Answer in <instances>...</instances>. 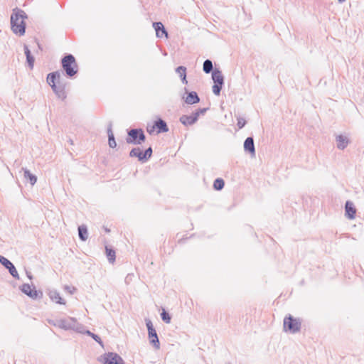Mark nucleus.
<instances>
[{"label":"nucleus","instance_id":"22","mask_svg":"<svg viewBox=\"0 0 364 364\" xmlns=\"http://www.w3.org/2000/svg\"><path fill=\"white\" fill-rule=\"evenodd\" d=\"M22 169L23 171L24 178L26 180H29L30 183L31 185H34L37 181L36 176H34L33 174H32L28 169L24 168H23Z\"/></svg>","mask_w":364,"mask_h":364},{"label":"nucleus","instance_id":"20","mask_svg":"<svg viewBox=\"0 0 364 364\" xmlns=\"http://www.w3.org/2000/svg\"><path fill=\"white\" fill-rule=\"evenodd\" d=\"M79 237L82 241H86L88 238V232L86 225H82L78 227Z\"/></svg>","mask_w":364,"mask_h":364},{"label":"nucleus","instance_id":"12","mask_svg":"<svg viewBox=\"0 0 364 364\" xmlns=\"http://www.w3.org/2000/svg\"><path fill=\"white\" fill-rule=\"evenodd\" d=\"M153 27L155 29L156 36L157 38H163L164 36L166 38H168V31H166L164 24L161 22H154Z\"/></svg>","mask_w":364,"mask_h":364},{"label":"nucleus","instance_id":"29","mask_svg":"<svg viewBox=\"0 0 364 364\" xmlns=\"http://www.w3.org/2000/svg\"><path fill=\"white\" fill-rule=\"evenodd\" d=\"M176 72L179 75L181 78L183 76H186V68L185 66L180 65L177 67Z\"/></svg>","mask_w":364,"mask_h":364},{"label":"nucleus","instance_id":"23","mask_svg":"<svg viewBox=\"0 0 364 364\" xmlns=\"http://www.w3.org/2000/svg\"><path fill=\"white\" fill-rule=\"evenodd\" d=\"M337 147L339 149L343 150L350 143L348 138H336Z\"/></svg>","mask_w":364,"mask_h":364},{"label":"nucleus","instance_id":"8","mask_svg":"<svg viewBox=\"0 0 364 364\" xmlns=\"http://www.w3.org/2000/svg\"><path fill=\"white\" fill-rule=\"evenodd\" d=\"M146 325L148 329V334L150 343L156 348H160V343L153 323L149 319H146Z\"/></svg>","mask_w":364,"mask_h":364},{"label":"nucleus","instance_id":"36","mask_svg":"<svg viewBox=\"0 0 364 364\" xmlns=\"http://www.w3.org/2000/svg\"><path fill=\"white\" fill-rule=\"evenodd\" d=\"M246 124V121L243 119V118H239L237 119V127H239V129H242L245 124Z\"/></svg>","mask_w":364,"mask_h":364},{"label":"nucleus","instance_id":"28","mask_svg":"<svg viewBox=\"0 0 364 364\" xmlns=\"http://www.w3.org/2000/svg\"><path fill=\"white\" fill-rule=\"evenodd\" d=\"M146 138H127V142L134 144H141L145 141Z\"/></svg>","mask_w":364,"mask_h":364},{"label":"nucleus","instance_id":"19","mask_svg":"<svg viewBox=\"0 0 364 364\" xmlns=\"http://www.w3.org/2000/svg\"><path fill=\"white\" fill-rule=\"evenodd\" d=\"M127 136H145L144 132L141 128L127 129Z\"/></svg>","mask_w":364,"mask_h":364},{"label":"nucleus","instance_id":"15","mask_svg":"<svg viewBox=\"0 0 364 364\" xmlns=\"http://www.w3.org/2000/svg\"><path fill=\"white\" fill-rule=\"evenodd\" d=\"M24 53L26 57V62L28 63V67L31 69H33L35 62V58L33 55L31 54V50L26 45H24Z\"/></svg>","mask_w":364,"mask_h":364},{"label":"nucleus","instance_id":"16","mask_svg":"<svg viewBox=\"0 0 364 364\" xmlns=\"http://www.w3.org/2000/svg\"><path fill=\"white\" fill-rule=\"evenodd\" d=\"M212 79L214 83L224 84V76L223 75L222 72L218 68H215L213 71Z\"/></svg>","mask_w":364,"mask_h":364},{"label":"nucleus","instance_id":"30","mask_svg":"<svg viewBox=\"0 0 364 364\" xmlns=\"http://www.w3.org/2000/svg\"><path fill=\"white\" fill-rule=\"evenodd\" d=\"M86 333L87 335H89L90 336H91L100 346H103V343H102V340H101V338H100V337L99 336H97V334H95V333L90 332V331H87Z\"/></svg>","mask_w":364,"mask_h":364},{"label":"nucleus","instance_id":"14","mask_svg":"<svg viewBox=\"0 0 364 364\" xmlns=\"http://www.w3.org/2000/svg\"><path fill=\"white\" fill-rule=\"evenodd\" d=\"M345 209L346 217L349 219H354L355 217L356 209L353 203L350 200L346 201Z\"/></svg>","mask_w":364,"mask_h":364},{"label":"nucleus","instance_id":"2","mask_svg":"<svg viewBox=\"0 0 364 364\" xmlns=\"http://www.w3.org/2000/svg\"><path fill=\"white\" fill-rule=\"evenodd\" d=\"M26 18H28V16L22 9L16 7L12 10L11 15V28L14 33L19 36H24L26 28L25 19Z\"/></svg>","mask_w":364,"mask_h":364},{"label":"nucleus","instance_id":"25","mask_svg":"<svg viewBox=\"0 0 364 364\" xmlns=\"http://www.w3.org/2000/svg\"><path fill=\"white\" fill-rule=\"evenodd\" d=\"M225 186L224 180L222 178H217L215 180L213 183V188L217 191H220Z\"/></svg>","mask_w":364,"mask_h":364},{"label":"nucleus","instance_id":"13","mask_svg":"<svg viewBox=\"0 0 364 364\" xmlns=\"http://www.w3.org/2000/svg\"><path fill=\"white\" fill-rule=\"evenodd\" d=\"M253 139L246 138L244 142V150L245 152L249 153L252 158L255 157V147Z\"/></svg>","mask_w":364,"mask_h":364},{"label":"nucleus","instance_id":"4","mask_svg":"<svg viewBox=\"0 0 364 364\" xmlns=\"http://www.w3.org/2000/svg\"><path fill=\"white\" fill-rule=\"evenodd\" d=\"M146 131L150 135H158L167 132L168 131V127L163 119L157 117L151 124H147Z\"/></svg>","mask_w":364,"mask_h":364},{"label":"nucleus","instance_id":"10","mask_svg":"<svg viewBox=\"0 0 364 364\" xmlns=\"http://www.w3.org/2000/svg\"><path fill=\"white\" fill-rule=\"evenodd\" d=\"M0 263L9 270L13 277L19 279V275L16 267L8 259L0 255Z\"/></svg>","mask_w":364,"mask_h":364},{"label":"nucleus","instance_id":"44","mask_svg":"<svg viewBox=\"0 0 364 364\" xmlns=\"http://www.w3.org/2000/svg\"><path fill=\"white\" fill-rule=\"evenodd\" d=\"M38 48H39L40 49H41V45H40L39 43L38 44Z\"/></svg>","mask_w":364,"mask_h":364},{"label":"nucleus","instance_id":"34","mask_svg":"<svg viewBox=\"0 0 364 364\" xmlns=\"http://www.w3.org/2000/svg\"><path fill=\"white\" fill-rule=\"evenodd\" d=\"M107 136H114V134H113V132H112V122H109V124L107 126Z\"/></svg>","mask_w":364,"mask_h":364},{"label":"nucleus","instance_id":"39","mask_svg":"<svg viewBox=\"0 0 364 364\" xmlns=\"http://www.w3.org/2000/svg\"><path fill=\"white\" fill-rule=\"evenodd\" d=\"M181 82H182V83H183V84L186 85V84L188 83V81H187V80H186V76H183V77H182L181 78Z\"/></svg>","mask_w":364,"mask_h":364},{"label":"nucleus","instance_id":"26","mask_svg":"<svg viewBox=\"0 0 364 364\" xmlns=\"http://www.w3.org/2000/svg\"><path fill=\"white\" fill-rule=\"evenodd\" d=\"M28 296L33 299H41L43 296V293L41 291H38L33 287L31 290V294H29Z\"/></svg>","mask_w":364,"mask_h":364},{"label":"nucleus","instance_id":"42","mask_svg":"<svg viewBox=\"0 0 364 364\" xmlns=\"http://www.w3.org/2000/svg\"><path fill=\"white\" fill-rule=\"evenodd\" d=\"M345 1H346V0H338V1L339 3H343V2H344Z\"/></svg>","mask_w":364,"mask_h":364},{"label":"nucleus","instance_id":"27","mask_svg":"<svg viewBox=\"0 0 364 364\" xmlns=\"http://www.w3.org/2000/svg\"><path fill=\"white\" fill-rule=\"evenodd\" d=\"M224 84L222 83H214L212 87L213 92L216 96H219L220 95L221 90L223 88Z\"/></svg>","mask_w":364,"mask_h":364},{"label":"nucleus","instance_id":"7","mask_svg":"<svg viewBox=\"0 0 364 364\" xmlns=\"http://www.w3.org/2000/svg\"><path fill=\"white\" fill-rule=\"evenodd\" d=\"M58 327L64 330L79 331V323L77 322V320L73 317L58 319Z\"/></svg>","mask_w":364,"mask_h":364},{"label":"nucleus","instance_id":"41","mask_svg":"<svg viewBox=\"0 0 364 364\" xmlns=\"http://www.w3.org/2000/svg\"><path fill=\"white\" fill-rule=\"evenodd\" d=\"M68 142L70 144H71V145H73V139H72L71 138H69V139L68 140Z\"/></svg>","mask_w":364,"mask_h":364},{"label":"nucleus","instance_id":"3","mask_svg":"<svg viewBox=\"0 0 364 364\" xmlns=\"http://www.w3.org/2000/svg\"><path fill=\"white\" fill-rule=\"evenodd\" d=\"M60 65L65 75L73 78L79 71V67L75 56L70 53L65 54L60 60Z\"/></svg>","mask_w":364,"mask_h":364},{"label":"nucleus","instance_id":"1","mask_svg":"<svg viewBox=\"0 0 364 364\" xmlns=\"http://www.w3.org/2000/svg\"><path fill=\"white\" fill-rule=\"evenodd\" d=\"M46 80L58 99L63 101L67 98L66 88L69 82L62 77L60 70L48 73Z\"/></svg>","mask_w":364,"mask_h":364},{"label":"nucleus","instance_id":"37","mask_svg":"<svg viewBox=\"0 0 364 364\" xmlns=\"http://www.w3.org/2000/svg\"><path fill=\"white\" fill-rule=\"evenodd\" d=\"M64 289L70 294H73L76 290L75 287L70 286H65Z\"/></svg>","mask_w":364,"mask_h":364},{"label":"nucleus","instance_id":"21","mask_svg":"<svg viewBox=\"0 0 364 364\" xmlns=\"http://www.w3.org/2000/svg\"><path fill=\"white\" fill-rule=\"evenodd\" d=\"M203 70L206 74H209L210 73H213L214 69H213V65L212 60H210L209 59H206L203 62Z\"/></svg>","mask_w":364,"mask_h":364},{"label":"nucleus","instance_id":"38","mask_svg":"<svg viewBox=\"0 0 364 364\" xmlns=\"http://www.w3.org/2000/svg\"><path fill=\"white\" fill-rule=\"evenodd\" d=\"M48 323L50 325L58 327V320H48Z\"/></svg>","mask_w":364,"mask_h":364},{"label":"nucleus","instance_id":"43","mask_svg":"<svg viewBox=\"0 0 364 364\" xmlns=\"http://www.w3.org/2000/svg\"><path fill=\"white\" fill-rule=\"evenodd\" d=\"M336 136L341 137V136H343L342 134H339V135H337Z\"/></svg>","mask_w":364,"mask_h":364},{"label":"nucleus","instance_id":"11","mask_svg":"<svg viewBox=\"0 0 364 364\" xmlns=\"http://www.w3.org/2000/svg\"><path fill=\"white\" fill-rule=\"evenodd\" d=\"M184 90L186 93L187 94V96L186 97H183L184 101L186 104L194 105L200 102V97H198V95L196 92H188L186 87H185Z\"/></svg>","mask_w":364,"mask_h":364},{"label":"nucleus","instance_id":"18","mask_svg":"<svg viewBox=\"0 0 364 364\" xmlns=\"http://www.w3.org/2000/svg\"><path fill=\"white\" fill-rule=\"evenodd\" d=\"M49 296L53 301L56 302L60 304H65V302L64 299H63L60 295V294L57 291H50L49 292Z\"/></svg>","mask_w":364,"mask_h":364},{"label":"nucleus","instance_id":"40","mask_svg":"<svg viewBox=\"0 0 364 364\" xmlns=\"http://www.w3.org/2000/svg\"><path fill=\"white\" fill-rule=\"evenodd\" d=\"M27 277L31 280L33 279V276L31 272H26Z\"/></svg>","mask_w":364,"mask_h":364},{"label":"nucleus","instance_id":"35","mask_svg":"<svg viewBox=\"0 0 364 364\" xmlns=\"http://www.w3.org/2000/svg\"><path fill=\"white\" fill-rule=\"evenodd\" d=\"M109 146L111 148H115L117 146V142L115 138H108Z\"/></svg>","mask_w":364,"mask_h":364},{"label":"nucleus","instance_id":"32","mask_svg":"<svg viewBox=\"0 0 364 364\" xmlns=\"http://www.w3.org/2000/svg\"><path fill=\"white\" fill-rule=\"evenodd\" d=\"M161 319L166 323H170L171 322V316L168 312L166 311H163L161 314Z\"/></svg>","mask_w":364,"mask_h":364},{"label":"nucleus","instance_id":"24","mask_svg":"<svg viewBox=\"0 0 364 364\" xmlns=\"http://www.w3.org/2000/svg\"><path fill=\"white\" fill-rule=\"evenodd\" d=\"M106 255L110 263H114L115 262V251L111 248L107 247H105Z\"/></svg>","mask_w":364,"mask_h":364},{"label":"nucleus","instance_id":"9","mask_svg":"<svg viewBox=\"0 0 364 364\" xmlns=\"http://www.w3.org/2000/svg\"><path fill=\"white\" fill-rule=\"evenodd\" d=\"M103 364H124L121 356L116 353H107L102 355L99 359Z\"/></svg>","mask_w":364,"mask_h":364},{"label":"nucleus","instance_id":"33","mask_svg":"<svg viewBox=\"0 0 364 364\" xmlns=\"http://www.w3.org/2000/svg\"><path fill=\"white\" fill-rule=\"evenodd\" d=\"M143 152V157L144 159V162H146L151 156L152 149L151 147H149L146 150H145V151Z\"/></svg>","mask_w":364,"mask_h":364},{"label":"nucleus","instance_id":"5","mask_svg":"<svg viewBox=\"0 0 364 364\" xmlns=\"http://www.w3.org/2000/svg\"><path fill=\"white\" fill-rule=\"evenodd\" d=\"M208 109V107L198 108L196 109L195 112H192V114L190 115H182L180 117L179 121L184 126L193 125L198 121L200 115L204 114Z\"/></svg>","mask_w":364,"mask_h":364},{"label":"nucleus","instance_id":"6","mask_svg":"<svg viewBox=\"0 0 364 364\" xmlns=\"http://www.w3.org/2000/svg\"><path fill=\"white\" fill-rule=\"evenodd\" d=\"M301 323L298 318H294L291 315L287 316L284 319V329L291 333H296L301 329Z\"/></svg>","mask_w":364,"mask_h":364},{"label":"nucleus","instance_id":"31","mask_svg":"<svg viewBox=\"0 0 364 364\" xmlns=\"http://www.w3.org/2000/svg\"><path fill=\"white\" fill-rule=\"evenodd\" d=\"M32 289L33 288H31V285H29L28 284H24L21 287V290L22 291V292H23L27 296L31 294Z\"/></svg>","mask_w":364,"mask_h":364},{"label":"nucleus","instance_id":"17","mask_svg":"<svg viewBox=\"0 0 364 364\" xmlns=\"http://www.w3.org/2000/svg\"><path fill=\"white\" fill-rule=\"evenodd\" d=\"M143 151L140 147H136L131 150L129 153V156L131 157H137L139 161L141 162H144V159L143 157Z\"/></svg>","mask_w":364,"mask_h":364}]
</instances>
